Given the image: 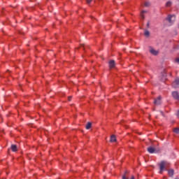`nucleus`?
<instances>
[{
  "instance_id": "6",
  "label": "nucleus",
  "mask_w": 179,
  "mask_h": 179,
  "mask_svg": "<svg viewBox=\"0 0 179 179\" xmlns=\"http://www.w3.org/2000/svg\"><path fill=\"white\" fill-rule=\"evenodd\" d=\"M114 66H115V62L114 60H110L109 62V67L114 68Z\"/></svg>"
},
{
  "instance_id": "15",
  "label": "nucleus",
  "mask_w": 179,
  "mask_h": 179,
  "mask_svg": "<svg viewBox=\"0 0 179 179\" xmlns=\"http://www.w3.org/2000/svg\"><path fill=\"white\" fill-rule=\"evenodd\" d=\"M173 132H175L176 134H179V128L174 129Z\"/></svg>"
},
{
  "instance_id": "23",
  "label": "nucleus",
  "mask_w": 179,
  "mask_h": 179,
  "mask_svg": "<svg viewBox=\"0 0 179 179\" xmlns=\"http://www.w3.org/2000/svg\"><path fill=\"white\" fill-rule=\"evenodd\" d=\"M148 27H149V23H148Z\"/></svg>"
},
{
  "instance_id": "18",
  "label": "nucleus",
  "mask_w": 179,
  "mask_h": 179,
  "mask_svg": "<svg viewBox=\"0 0 179 179\" xmlns=\"http://www.w3.org/2000/svg\"><path fill=\"white\" fill-rule=\"evenodd\" d=\"M176 62H177L178 64H179V57L176 58L175 59Z\"/></svg>"
},
{
  "instance_id": "13",
  "label": "nucleus",
  "mask_w": 179,
  "mask_h": 179,
  "mask_svg": "<svg viewBox=\"0 0 179 179\" xmlns=\"http://www.w3.org/2000/svg\"><path fill=\"white\" fill-rule=\"evenodd\" d=\"M86 129H90V128H92V123L91 122H88L85 127Z\"/></svg>"
},
{
  "instance_id": "5",
  "label": "nucleus",
  "mask_w": 179,
  "mask_h": 179,
  "mask_svg": "<svg viewBox=\"0 0 179 179\" xmlns=\"http://www.w3.org/2000/svg\"><path fill=\"white\" fill-rule=\"evenodd\" d=\"M161 101H162V98L159 96L157 99L154 101V104L159 105L160 104Z\"/></svg>"
},
{
  "instance_id": "12",
  "label": "nucleus",
  "mask_w": 179,
  "mask_h": 179,
  "mask_svg": "<svg viewBox=\"0 0 179 179\" xmlns=\"http://www.w3.org/2000/svg\"><path fill=\"white\" fill-rule=\"evenodd\" d=\"M145 13H147V11H145V10H143L141 13V19H145Z\"/></svg>"
},
{
  "instance_id": "4",
  "label": "nucleus",
  "mask_w": 179,
  "mask_h": 179,
  "mask_svg": "<svg viewBox=\"0 0 179 179\" xmlns=\"http://www.w3.org/2000/svg\"><path fill=\"white\" fill-rule=\"evenodd\" d=\"M172 96L175 100H178L179 101V94L178 92H172Z\"/></svg>"
},
{
  "instance_id": "22",
  "label": "nucleus",
  "mask_w": 179,
  "mask_h": 179,
  "mask_svg": "<svg viewBox=\"0 0 179 179\" xmlns=\"http://www.w3.org/2000/svg\"><path fill=\"white\" fill-rule=\"evenodd\" d=\"M71 99H72V97H71V96H69V101H71Z\"/></svg>"
},
{
  "instance_id": "10",
  "label": "nucleus",
  "mask_w": 179,
  "mask_h": 179,
  "mask_svg": "<svg viewBox=\"0 0 179 179\" xmlns=\"http://www.w3.org/2000/svg\"><path fill=\"white\" fill-rule=\"evenodd\" d=\"M11 150L13 152H16L17 150V147L16 146V145H12Z\"/></svg>"
},
{
  "instance_id": "8",
  "label": "nucleus",
  "mask_w": 179,
  "mask_h": 179,
  "mask_svg": "<svg viewBox=\"0 0 179 179\" xmlns=\"http://www.w3.org/2000/svg\"><path fill=\"white\" fill-rule=\"evenodd\" d=\"M150 52L152 54V55H157V54H159V52L155 49H150Z\"/></svg>"
},
{
  "instance_id": "16",
  "label": "nucleus",
  "mask_w": 179,
  "mask_h": 179,
  "mask_svg": "<svg viewBox=\"0 0 179 179\" xmlns=\"http://www.w3.org/2000/svg\"><path fill=\"white\" fill-rule=\"evenodd\" d=\"M144 5H145V6H150V3H149V1H145Z\"/></svg>"
},
{
  "instance_id": "9",
  "label": "nucleus",
  "mask_w": 179,
  "mask_h": 179,
  "mask_svg": "<svg viewBox=\"0 0 179 179\" xmlns=\"http://www.w3.org/2000/svg\"><path fill=\"white\" fill-rule=\"evenodd\" d=\"M168 174H169V176H170V177H172V176H174V170L169 169L168 171Z\"/></svg>"
},
{
  "instance_id": "14",
  "label": "nucleus",
  "mask_w": 179,
  "mask_h": 179,
  "mask_svg": "<svg viewBox=\"0 0 179 179\" xmlns=\"http://www.w3.org/2000/svg\"><path fill=\"white\" fill-rule=\"evenodd\" d=\"M145 36L146 37H149V35H150V33H149V31H145V33H144Z\"/></svg>"
},
{
  "instance_id": "2",
  "label": "nucleus",
  "mask_w": 179,
  "mask_h": 179,
  "mask_svg": "<svg viewBox=\"0 0 179 179\" xmlns=\"http://www.w3.org/2000/svg\"><path fill=\"white\" fill-rule=\"evenodd\" d=\"M166 20H168L169 23H173L176 20V15H169L166 18Z\"/></svg>"
},
{
  "instance_id": "19",
  "label": "nucleus",
  "mask_w": 179,
  "mask_h": 179,
  "mask_svg": "<svg viewBox=\"0 0 179 179\" xmlns=\"http://www.w3.org/2000/svg\"><path fill=\"white\" fill-rule=\"evenodd\" d=\"M92 3V0H87V3Z\"/></svg>"
},
{
  "instance_id": "7",
  "label": "nucleus",
  "mask_w": 179,
  "mask_h": 179,
  "mask_svg": "<svg viewBox=\"0 0 179 179\" xmlns=\"http://www.w3.org/2000/svg\"><path fill=\"white\" fill-rule=\"evenodd\" d=\"M155 148H153V147H149L148 148V152H149V153H155Z\"/></svg>"
},
{
  "instance_id": "1",
  "label": "nucleus",
  "mask_w": 179,
  "mask_h": 179,
  "mask_svg": "<svg viewBox=\"0 0 179 179\" xmlns=\"http://www.w3.org/2000/svg\"><path fill=\"white\" fill-rule=\"evenodd\" d=\"M169 166V164L168 162H166L164 161L161 162V163L159 164V173L162 174L163 171H166Z\"/></svg>"
},
{
  "instance_id": "21",
  "label": "nucleus",
  "mask_w": 179,
  "mask_h": 179,
  "mask_svg": "<svg viewBox=\"0 0 179 179\" xmlns=\"http://www.w3.org/2000/svg\"><path fill=\"white\" fill-rule=\"evenodd\" d=\"M176 115H177V117H179V110H178Z\"/></svg>"
},
{
  "instance_id": "11",
  "label": "nucleus",
  "mask_w": 179,
  "mask_h": 179,
  "mask_svg": "<svg viewBox=\"0 0 179 179\" xmlns=\"http://www.w3.org/2000/svg\"><path fill=\"white\" fill-rule=\"evenodd\" d=\"M117 141V138L114 135H112L110 136V142H116Z\"/></svg>"
},
{
  "instance_id": "17",
  "label": "nucleus",
  "mask_w": 179,
  "mask_h": 179,
  "mask_svg": "<svg viewBox=\"0 0 179 179\" xmlns=\"http://www.w3.org/2000/svg\"><path fill=\"white\" fill-rule=\"evenodd\" d=\"M171 5V1H168L166 3V6L169 7Z\"/></svg>"
},
{
  "instance_id": "3",
  "label": "nucleus",
  "mask_w": 179,
  "mask_h": 179,
  "mask_svg": "<svg viewBox=\"0 0 179 179\" xmlns=\"http://www.w3.org/2000/svg\"><path fill=\"white\" fill-rule=\"evenodd\" d=\"M178 85H179V79L177 78V79H176V80L173 82L172 86H173V87L177 88V87H178Z\"/></svg>"
},
{
  "instance_id": "20",
  "label": "nucleus",
  "mask_w": 179,
  "mask_h": 179,
  "mask_svg": "<svg viewBox=\"0 0 179 179\" xmlns=\"http://www.w3.org/2000/svg\"><path fill=\"white\" fill-rule=\"evenodd\" d=\"M122 179H128V178H127V177L124 175V176H122Z\"/></svg>"
}]
</instances>
